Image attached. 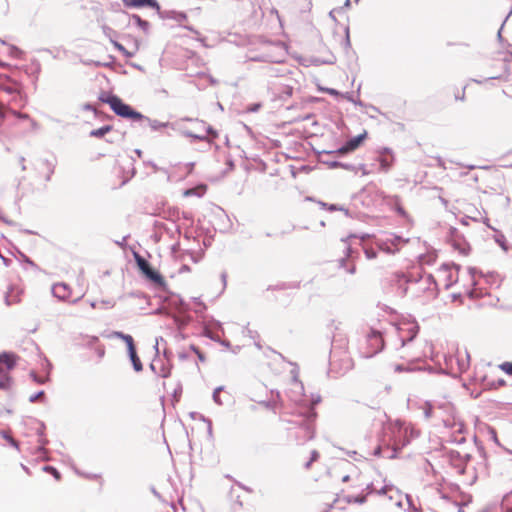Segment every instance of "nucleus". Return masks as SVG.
<instances>
[{
  "label": "nucleus",
  "instance_id": "nucleus-1",
  "mask_svg": "<svg viewBox=\"0 0 512 512\" xmlns=\"http://www.w3.org/2000/svg\"><path fill=\"white\" fill-rule=\"evenodd\" d=\"M99 100L102 103L108 104L111 110L119 117L130 119L132 121L141 122L148 125L151 130L158 131L169 125L168 122H160L155 119H151L142 113L135 110L129 104H126L119 96L112 93H101Z\"/></svg>",
  "mask_w": 512,
  "mask_h": 512
},
{
  "label": "nucleus",
  "instance_id": "nucleus-2",
  "mask_svg": "<svg viewBox=\"0 0 512 512\" xmlns=\"http://www.w3.org/2000/svg\"><path fill=\"white\" fill-rule=\"evenodd\" d=\"M300 417L299 420L291 421L290 423L298 427L299 431L296 434V440L298 443L303 444L312 440L315 436V420L317 413L311 409L309 412L301 413Z\"/></svg>",
  "mask_w": 512,
  "mask_h": 512
},
{
  "label": "nucleus",
  "instance_id": "nucleus-3",
  "mask_svg": "<svg viewBox=\"0 0 512 512\" xmlns=\"http://www.w3.org/2000/svg\"><path fill=\"white\" fill-rule=\"evenodd\" d=\"M134 258L137 267L148 280H150L160 288H166V281L164 277L157 270L152 268L150 263L144 257L135 252Z\"/></svg>",
  "mask_w": 512,
  "mask_h": 512
},
{
  "label": "nucleus",
  "instance_id": "nucleus-4",
  "mask_svg": "<svg viewBox=\"0 0 512 512\" xmlns=\"http://www.w3.org/2000/svg\"><path fill=\"white\" fill-rule=\"evenodd\" d=\"M0 92L12 96L11 101L18 103L22 101V94L17 87V83H11V79L8 76H0Z\"/></svg>",
  "mask_w": 512,
  "mask_h": 512
},
{
  "label": "nucleus",
  "instance_id": "nucleus-5",
  "mask_svg": "<svg viewBox=\"0 0 512 512\" xmlns=\"http://www.w3.org/2000/svg\"><path fill=\"white\" fill-rule=\"evenodd\" d=\"M367 342L371 347L372 351L367 353L366 357H372L379 353L384 348V341L379 331L372 329L367 335Z\"/></svg>",
  "mask_w": 512,
  "mask_h": 512
},
{
  "label": "nucleus",
  "instance_id": "nucleus-6",
  "mask_svg": "<svg viewBox=\"0 0 512 512\" xmlns=\"http://www.w3.org/2000/svg\"><path fill=\"white\" fill-rule=\"evenodd\" d=\"M379 155L377 157V161L380 164V169L384 172H387L394 162V155L390 148L384 147L378 151Z\"/></svg>",
  "mask_w": 512,
  "mask_h": 512
},
{
  "label": "nucleus",
  "instance_id": "nucleus-7",
  "mask_svg": "<svg viewBox=\"0 0 512 512\" xmlns=\"http://www.w3.org/2000/svg\"><path fill=\"white\" fill-rule=\"evenodd\" d=\"M125 7L142 8L149 7L155 10L160 9V5L157 0H123Z\"/></svg>",
  "mask_w": 512,
  "mask_h": 512
},
{
  "label": "nucleus",
  "instance_id": "nucleus-8",
  "mask_svg": "<svg viewBox=\"0 0 512 512\" xmlns=\"http://www.w3.org/2000/svg\"><path fill=\"white\" fill-rule=\"evenodd\" d=\"M52 294L61 301H66L71 295V288L64 282L52 286Z\"/></svg>",
  "mask_w": 512,
  "mask_h": 512
},
{
  "label": "nucleus",
  "instance_id": "nucleus-9",
  "mask_svg": "<svg viewBox=\"0 0 512 512\" xmlns=\"http://www.w3.org/2000/svg\"><path fill=\"white\" fill-rule=\"evenodd\" d=\"M447 457L450 461V463L458 469L459 473L463 474L465 473L466 466L462 459V454L457 450H450L447 453Z\"/></svg>",
  "mask_w": 512,
  "mask_h": 512
},
{
  "label": "nucleus",
  "instance_id": "nucleus-10",
  "mask_svg": "<svg viewBox=\"0 0 512 512\" xmlns=\"http://www.w3.org/2000/svg\"><path fill=\"white\" fill-rule=\"evenodd\" d=\"M16 366V357L13 353H0V374L6 370H12Z\"/></svg>",
  "mask_w": 512,
  "mask_h": 512
},
{
  "label": "nucleus",
  "instance_id": "nucleus-11",
  "mask_svg": "<svg viewBox=\"0 0 512 512\" xmlns=\"http://www.w3.org/2000/svg\"><path fill=\"white\" fill-rule=\"evenodd\" d=\"M409 443V439L404 438L403 440L395 441L393 447H387L383 449V457L388 459H394L397 457L398 452Z\"/></svg>",
  "mask_w": 512,
  "mask_h": 512
},
{
  "label": "nucleus",
  "instance_id": "nucleus-12",
  "mask_svg": "<svg viewBox=\"0 0 512 512\" xmlns=\"http://www.w3.org/2000/svg\"><path fill=\"white\" fill-rule=\"evenodd\" d=\"M158 15L162 19H171L178 23H181L187 19V15L184 12L175 11V10H164L162 11L161 8L157 10Z\"/></svg>",
  "mask_w": 512,
  "mask_h": 512
},
{
  "label": "nucleus",
  "instance_id": "nucleus-13",
  "mask_svg": "<svg viewBox=\"0 0 512 512\" xmlns=\"http://www.w3.org/2000/svg\"><path fill=\"white\" fill-rule=\"evenodd\" d=\"M154 228L160 231L165 232L171 239H174L176 236L181 235V229L179 226H174L173 228L169 227L163 222L155 221Z\"/></svg>",
  "mask_w": 512,
  "mask_h": 512
},
{
  "label": "nucleus",
  "instance_id": "nucleus-14",
  "mask_svg": "<svg viewBox=\"0 0 512 512\" xmlns=\"http://www.w3.org/2000/svg\"><path fill=\"white\" fill-rule=\"evenodd\" d=\"M396 282L398 288L402 291V294L405 295L408 291L407 284L410 282H418V279H413L411 277H407L404 273H396Z\"/></svg>",
  "mask_w": 512,
  "mask_h": 512
},
{
  "label": "nucleus",
  "instance_id": "nucleus-15",
  "mask_svg": "<svg viewBox=\"0 0 512 512\" xmlns=\"http://www.w3.org/2000/svg\"><path fill=\"white\" fill-rule=\"evenodd\" d=\"M406 331H407V335L400 336L402 346H405L408 342H411L414 340V338L417 336V334L419 332V326L417 324H409Z\"/></svg>",
  "mask_w": 512,
  "mask_h": 512
},
{
  "label": "nucleus",
  "instance_id": "nucleus-16",
  "mask_svg": "<svg viewBox=\"0 0 512 512\" xmlns=\"http://www.w3.org/2000/svg\"><path fill=\"white\" fill-rule=\"evenodd\" d=\"M161 217L164 220L176 223L180 219V210L177 207H168L162 211Z\"/></svg>",
  "mask_w": 512,
  "mask_h": 512
},
{
  "label": "nucleus",
  "instance_id": "nucleus-17",
  "mask_svg": "<svg viewBox=\"0 0 512 512\" xmlns=\"http://www.w3.org/2000/svg\"><path fill=\"white\" fill-rule=\"evenodd\" d=\"M128 351V356H129V359L132 363V366H133V369L136 371V372H140L143 370V365H142V362L137 354V351H136V347H132L130 348Z\"/></svg>",
  "mask_w": 512,
  "mask_h": 512
},
{
  "label": "nucleus",
  "instance_id": "nucleus-18",
  "mask_svg": "<svg viewBox=\"0 0 512 512\" xmlns=\"http://www.w3.org/2000/svg\"><path fill=\"white\" fill-rule=\"evenodd\" d=\"M323 164H326L329 168H343L348 171L356 172V165L350 163H343L336 160H322Z\"/></svg>",
  "mask_w": 512,
  "mask_h": 512
},
{
  "label": "nucleus",
  "instance_id": "nucleus-19",
  "mask_svg": "<svg viewBox=\"0 0 512 512\" xmlns=\"http://www.w3.org/2000/svg\"><path fill=\"white\" fill-rule=\"evenodd\" d=\"M452 246L455 250H458L463 255H468L470 251V246L464 237L455 239V242L452 243Z\"/></svg>",
  "mask_w": 512,
  "mask_h": 512
},
{
  "label": "nucleus",
  "instance_id": "nucleus-20",
  "mask_svg": "<svg viewBox=\"0 0 512 512\" xmlns=\"http://www.w3.org/2000/svg\"><path fill=\"white\" fill-rule=\"evenodd\" d=\"M366 137H367V132L364 131L363 133L350 138L349 140L346 141L348 144V148L351 149V151L356 150L362 144V142L366 139Z\"/></svg>",
  "mask_w": 512,
  "mask_h": 512
},
{
  "label": "nucleus",
  "instance_id": "nucleus-21",
  "mask_svg": "<svg viewBox=\"0 0 512 512\" xmlns=\"http://www.w3.org/2000/svg\"><path fill=\"white\" fill-rule=\"evenodd\" d=\"M376 247L385 252V253H388V254H394L397 252V249H393L390 245V242L388 240V238L386 239H375L374 241Z\"/></svg>",
  "mask_w": 512,
  "mask_h": 512
},
{
  "label": "nucleus",
  "instance_id": "nucleus-22",
  "mask_svg": "<svg viewBox=\"0 0 512 512\" xmlns=\"http://www.w3.org/2000/svg\"><path fill=\"white\" fill-rule=\"evenodd\" d=\"M218 217L219 219L223 222V225L221 227L218 228V230L221 232V233H226L229 231V229L231 228V222H230V219L228 217V215L225 213V211L221 208H219V214H218Z\"/></svg>",
  "mask_w": 512,
  "mask_h": 512
},
{
  "label": "nucleus",
  "instance_id": "nucleus-23",
  "mask_svg": "<svg viewBox=\"0 0 512 512\" xmlns=\"http://www.w3.org/2000/svg\"><path fill=\"white\" fill-rule=\"evenodd\" d=\"M38 442L40 445L36 448V454L38 455V457H40L46 461V460H48V457H47V450H46L45 446L49 443V441L47 438H45V436H43V437H39Z\"/></svg>",
  "mask_w": 512,
  "mask_h": 512
},
{
  "label": "nucleus",
  "instance_id": "nucleus-24",
  "mask_svg": "<svg viewBox=\"0 0 512 512\" xmlns=\"http://www.w3.org/2000/svg\"><path fill=\"white\" fill-rule=\"evenodd\" d=\"M40 162H41V166L43 167V169L45 171H49L50 174H54L55 168L57 165L56 157H52L51 159L44 158V159H41Z\"/></svg>",
  "mask_w": 512,
  "mask_h": 512
},
{
  "label": "nucleus",
  "instance_id": "nucleus-25",
  "mask_svg": "<svg viewBox=\"0 0 512 512\" xmlns=\"http://www.w3.org/2000/svg\"><path fill=\"white\" fill-rule=\"evenodd\" d=\"M343 500L348 504L362 505L367 501V496L366 495H347V496H344Z\"/></svg>",
  "mask_w": 512,
  "mask_h": 512
},
{
  "label": "nucleus",
  "instance_id": "nucleus-26",
  "mask_svg": "<svg viewBox=\"0 0 512 512\" xmlns=\"http://www.w3.org/2000/svg\"><path fill=\"white\" fill-rule=\"evenodd\" d=\"M131 20L145 33H148L150 28V23L147 20L142 19L139 15L133 14L131 16Z\"/></svg>",
  "mask_w": 512,
  "mask_h": 512
},
{
  "label": "nucleus",
  "instance_id": "nucleus-27",
  "mask_svg": "<svg viewBox=\"0 0 512 512\" xmlns=\"http://www.w3.org/2000/svg\"><path fill=\"white\" fill-rule=\"evenodd\" d=\"M114 336L118 339H121L123 340L126 345H127V350H129L130 348L134 347L135 344H134V340H133V337L129 334H125L121 331H115L114 332Z\"/></svg>",
  "mask_w": 512,
  "mask_h": 512
},
{
  "label": "nucleus",
  "instance_id": "nucleus-28",
  "mask_svg": "<svg viewBox=\"0 0 512 512\" xmlns=\"http://www.w3.org/2000/svg\"><path fill=\"white\" fill-rule=\"evenodd\" d=\"M111 130H112V126L111 125H104V126L98 128V129L92 130L89 135L91 137L101 138L104 135H106L108 132H110Z\"/></svg>",
  "mask_w": 512,
  "mask_h": 512
},
{
  "label": "nucleus",
  "instance_id": "nucleus-29",
  "mask_svg": "<svg viewBox=\"0 0 512 512\" xmlns=\"http://www.w3.org/2000/svg\"><path fill=\"white\" fill-rule=\"evenodd\" d=\"M494 240L503 249V251H508L509 246L506 237L502 232H497V234L494 236Z\"/></svg>",
  "mask_w": 512,
  "mask_h": 512
},
{
  "label": "nucleus",
  "instance_id": "nucleus-30",
  "mask_svg": "<svg viewBox=\"0 0 512 512\" xmlns=\"http://www.w3.org/2000/svg\"><path fill=\"white\" fill-rule=\"evenodd\" d=\"M465 356H466L465 359H460V358L457 359L458 369L461 373L465 372L469 368V365H470V355L467 351L465 352Z\"/></svg>",
  "mask_w": 512,
  "mask_h": 512
},
{
  "label": "nucleus",
  "instance_id": "nucleus-31",
  "mask_svg": "<svg viewBox=\"0 0 512 512\" xmlns=\"http://www.w3.org/2000/svg\"><path fill=\"white\" fill-rule=\"evenodd\" d=\"M205 191H206V187L205 186H201V187H198V188H190V189L185 190L184 195L185 196L202 197L204 195Z\"/></svg>",
  "mask_w": 512,
  "mask_h": 512
},
{
  "label": "nucleus",
  "instance_id": "nucleus-32",
  "mask_svg": "<svg viewBox=\"0 0 512 512\" xmlns=\"http://www.w3.org/2000/svg\"><path fill=\"white\" fill-rule=\"evenodd\" d=\"M349 152H352L351 149L348 148V144L347 142H345L344 145H342L340 148H338L337 150H332V151H322L321 154H327V155H331V154H340V155H344V154H347Z\"/></svg>",
  "mask_w": 512,
  "mask_h": 512
},
{
  "label": "nucleus",
  "instance_id": "nucleus-33",
  "mask_svg": "<svg viewBox=\"0 0 512 512\" xmlns=\"http://www.w3.org/2000/svg\"><path fill=\"white\" fill-rule=\"evenodd\" d=\"M0 435L14 448L19 449V442L16 441L7 431H0Z\"/></svg>",
  "mask_w": 512,
  "mask_h": 512
},
{
  "label": "nucleus",
  "instance_id": "nucleus-34",
  "mask_svg": "<svg viewBox=\"0 0 512 512\" xmlns=\"http://www.w3.org/2000/svg\"><path fill=\"white\" fill-rule=\"evenodd\" d=\"M327 210L330 212L342 211L346 217H351L350 211L347 208L338 204H328Z\"/></svg>",
  "mask_w": 512,
  "mask_h": 512
},
{
  "label": "nucleus",
  "instance_id": "nucleus-35",
  "mask_svg": "<svg viewBox=\"0 0 512 512\" xmlns=\"http://www.w3.org/2000/svg\"><path fill=\"white\" fill-rule=\"evenodd\" d=\"M12 385V378L8 375H4L0 378V389L9 390Z\"/></svg>",
  "mask_w": 512,
  "mask_h": 512
},
{
  "label": "nucleus",
  "instance_id": "nucleus-36",
  "mask_svg": "<svg viewBox=\"0 0 512 512\" xmlns=\"http://www.w3.org/2000/svg\"><path fill=\"white\" fill-rule=\"evenodd\" d=\"M372 237H373V235L367 234V233H364V234H361V235L350 234L346 238H342L341 241H343L344 243H347L348 240L351 239V238H359L363 242V241H366V240H368V239H370Z\"/></svg>",
  "mask_w": 512,
  "mask_h": 512
},
{
  "label": "nucleus",
  "instance_id": "nucleus-37",
  "mask_svg": "<svg viewBox=\"0 0 512 512\" xmlns=\"http://www.w3.org/2000/svg\"><path fill=\"white\" fill-rule=\"evenodd\" d=\"M43 471L50 473L56 480L61 478L60 472L54 466L46 465L43 467Z\"/></svg>",
  "mask_w": 512,
  "mask_h": 512
},
{
  "label": "nucleus",
  "instance_id": "nucleus-38",
  "mask_svg": "<svg viewBox=\"0 0 512 512\" xmlns=\"http://www.w3.org/2000/svg\"><path fill=\"white\" fill-rule=\"evenodd\" d=\"M299 287V284H292V283H282L275 286H269L268 289L272 290H285V289H291V288H297Z\"/></svg>",
  "mask_w": 512,
  "mask_h": 512
},
{
  "label": "nucleus",
  "instance_id": "nucleus-39",
  "mask_svg": "<svg viewBox=\"0 0 512 512\" xmlns=\"http://www.w3.org/2000/svg\"><path fill=\"white\" fill-rule=\"evenodd\" d=\"M363 251L367 259L372 260L377 257V252L374 248L369 246H363Z\"/></svg>",
  "mask_w": 512,
  "mask_h": 512
},
{
  "label": "nucleus",
  "instance_id": "nucleus-40",
  "mask_svg": "<svg viewBox=\"0 0 512 512\" xmlns=\"http://www.w3.org/2000/svg\"><path fill=\"white\" fill-rule=\"evenodd\" d=\"M388 240L390 242L391 247L393 249H397V250H398L399 243L403 241L401 236H397V235H393V234H391L390 237H388Z\"/></svg>",
  "mask_w": 512,
  "mask_h": 512
},
{
  "label": "nucleus",
  "instance_id": "nucleus-41",
  "mask_svg": "<svg viewBox=\"0 0 512 512\" xmlns=\"http://www.w3.org/2000/svg\"><path fill=\"white\" fill-rule=\"evenodd\" d=\"M224 390V387L223 386H219L217 388L214 389L213 391V394H212V398H213V401L218 404V405H222V400L220 398V392Z\"/></svg>",
  "mask_w": 512,
  "mask_h": 512
},
{
  "label": "nucleus",
  "instance_id": "nucleus-42",
  "mask_svg": "<svg viewBox=\"0 0 512 512\" xmlns=\"http://www.w3.org/2000/svg\"><path fill=\"white\" fill-rule=\"evenodd\" d=\"M111 43L113 44V46L120 52H122L126 57H132L133 56V53L127 51L125 49V47L120 44L119 42L115 41V40H111Z\"/></svg>",
  "mask_w": 512,
  "mask_h": 512
},
{
  "label": "nucleus",
  "instance_id": "nucleus-43",
  "mask_svg": "<svg viewBox=\"0 0 512 512\" xmlns=\"http://www.w3.org/2000/svg\"><path fill=\"white\" fill-rule=\"evenodd\" d=\"M463 235L459 233V231L455 227H450L449 229V241L451 244L455 242V239L461 238Z\"/></svg>",
  "mask_w": 512,
  "mask_h": 512
},
{
  "label": "nucleus",
  "instance_id": "nucleus-44",
  "mask_svg": "<svg viewBox=\"0 0 512 512\" xmlns=\"http://www.w3.org/2000/svg\"><path fill=\"white\" fill-rule=\"evenodd\" d=\"M463 235L459 233V231L455 227H450L449 229V241L451 244L455 242V239L461 238Z\"/></svg>",
  "mask_w": 512,
  "mask_h": 512
},
{
  "label": "nucleus",
  "instance_id": "nucleus-45",
  "mask_svg": "<svg viewBox=\"0 0 512 512\" xmlns=\"http://www.w3.org/2000/svg\"><path fill=\"white\" fill-rule=\"evenodd\" d=\"M463 235L459 233V231L455 227H450L449 229V241L451 244L455 242V239L461 238Z\"/></svg>",
  "mask_w": 512,
  "mask_h": 512
},
{
  "label": "nucleus",
  "instance_id": "nucleus-46",
  "mask_svg": "<svg viewBox=\"0 0 512 512\" xmlns=\"http://www.w3.org/2000/svg\"><path fill=\"white\" fill-rule=\"evenodd\" d=\"M17 253L19 257L22 259L23 262L27 263L29 266L33 268H37V265L34 261H32L26 254H24L22 251L17 250Z\"/></svg>",
  "mask_w": 512,
  "mask_h": 512
},
{
  "label": "nucleus",
  "instance_id": "nucleus-47",
  "mask_svg": "<svg viewBox=\"0 0 512 512\" xmlns=\"http://www.w3.org/2000/svg\"><path fill=\"white\" fill-rule=\"evenodd\" d=\"M343 48L345 51H348L351 49V41H350V35H349V27L345 28V38L343 40Z\"/></svg>",
  "mask_w": 512,
  "mask_h": 512
},
{
  "label": "nucleus",
  "instance_id": "nucleus-48",
  "mask_svg": "<svg viewBox=\"0 0 512 512\" xmlns=\"http://www.w3.org/2000/svg\"><path fill=\"white\" fill-rule=\"evenodd\" d=\"M321 402V396L319 394H312L310 399V406L306 412H309L311 409H314V406Z\"/></svg>",
  "mask_w": 512,
  "mask_h": 512
},
{
  "label": "nucleus",
  "instance_id": "nucleus-49",
  "mask_svg": "<svg viewBox=\"0 0 512 512\" xmlns=\"http://www.w3.org/2000/svg\"><path fill=\"white\" fill-rule=\"evenodd\" d=\"M102 30L105 36H107L110 41L113 40V37L116 35V31L113 30L111 27L104 25L102 26Z\"/></svg>",
  "mask_w": 512,
  "mask_h": 512
},
{
  "label": "nucleus",
  "instance_id": "nucleus-50",
  "mask_svg": "<svg viewBox=\"0 0 512 512\" xmlns=\"http://www.w3.org/2000/svg\"><path fill=\"white\" fill-rule=\"evenodd\" d=\"M342 96L345 97L348 101L354 103L355 105H359V106H363L364 105L361 100H359V99L356 100L354 98V95H353L352 92H347V93L343 94Z\"/></svg>",
  "mask_w": 512,
  "mask_h": 512
},
{
  "label": "nucleus",
  "instance_id": "nucleus-51",
  "mask_svg": "<svg viewBox=\"0 0 512 512\" xmlns=\"http://www.w3.org/2000/svg\"><path fill=\"white\" fill-rule=\"evenodd\" d=\"M200 123L203 126V129L207 135H211L213 138L217 137V132H216V130H214V128L212 126H210V125L206 126L204 121H201Z\"/></svg>",
  "mask_w": 512,
  "mask_h": 512
},
{
  "label": "nucleus",
  "instance_id": "nucleus-52",
  "mask_svg": "<svg viewBox=\"0 0 512 512\" xmlns=\"http://www.w3.org/2000/svg\"><path fill=\"white\" fill-rule=\"evenodd\" d=\"M21 54H22V51L18 47L14 46V45L9 46V55L11 57L20 58Z\"/></svg>",
  "mask_w": 512,
  "mask_h": 512
},
{
  "label": "nucleus",
  "instance_id": "nucleus-53",
  "mask_svg": "<svg viewBox=\"0 0 512 512\" xmlns=\"http://www.w3.org/2000/svg\"><path fill=\"white\" fill-rule=\"evenodd\" d=\"M499 368L506 374L512 376V362H503Z\"/></svg>",
  "mask_w": 512,
  "mask_h": 512
},
{
  "label": "nucleus",
  "instance_id": "nucleus-54",
  "mask_svg": "<svg viewBox=\"0 0 512 512\" xmlns=\"http://www.w3.org/2000/svg\"><path fill=\"white\" fill-rule=\"evenodd\" d=\"M44 397H45V392L43 390H40V391L36 392L35 394L31 395L29 397V401L31 403H34L40 399H44Z\"/></svg>",
  "mask_w": 512,
  "mask_h": 512
},
{
  "label": "nucleus",
  "instance_id": "nucleus-55",
  "mask_svg": "<svg viewBox=\"0 0 512 512\" xmlns=\"http://www.w3.org/2000/svg\"><path fill=\"white\" fill-rule=\"evenodd\" d=\"M7 105L0 99V121H3L6 117V113L9 112Z\"/></svg>",
  "mask_w": 512,
  "mask_h": 512
},
{
  "label": "nucleus",
  "instance_id": "nucleus-56",
  "mask_svg": "<svg viewBox=\"0 0 512 512\" xmlns=\"http://www.w3.org/2000/svg\"><path fill=\"white\" fill-rule=\"evenodd\" d=\"M184 135L187 136V137L196 139V140H200V141L207 140V135L194 134V133H192L190 131L184 132Z\"/></svg>",
  "mask_w": 512,
  "mask_h": 512
},
{
  "label": "nucleus",
  "instance_id": "nucleus-57",
  "mask_svg": "<svg viewBox=\"0 0 512 512\" xmlns=\"http://www.w3.org/2000/svg\"><path fill=\"white\" fill-rule=\"evenodd\" d=\"M417 279H418V281L419 280H424L427 285H431V284L436 285V281H435V279H434L432 274H427L425 276H420Z\"/></svg>",
  "mask_w": 512,
  "mask_h": 512
},
{
  "label": "nucleus",
  "instance_id": "nucleus-58",
  "mask_svg": "<svg viewBox=\"0 0 512 512\" xmlns=\"http://www.w3.org/2000/svg\"><path fill=\"white\" fill-rule=\"evenodd\" d=\"M394 370L395 372H410V371H414V368H411L410 366H404L402 364H397L394 366Z\"/></svg>",
  "mask_w": 512,
  "mask_h": 512
},
{
  "label": "nucleus",
  "instance_id": "nucleus-59",
  "mask_svg": "<svg viewBox=\"0 0 512 512\" xmlns=\"http://www.w3.org/2000/svg\"><path fill=\"white\" fill-rule=\"evenodd\" d=\"M321 91L331 95V96H342L343 94L340 93L338 90L334 88H320Z\"/></svg>",
  "mask_w": 512,
  "mask_h": 512
},
{
  "label": "nucleus",
  "instance_id": "nucleus-60",
  "mask_svg": "<svg viewBox=\"0 0 512 512\" xmlns=\"http://www.w3.org/2000/svg\"><path fill=\"white\" fill-rule=\"evenodd\" d=\"M30 376L38 384H44L47 380V378L38 376L34 371H31Z\"/></svg>",
  "mask_w": 512,
  "mask_h": 512
},
{
  "label": "nucleus",
  "instance_id": "nucleus-61",
  "mask_svg": "<svg viewBox=\"0 0 512 512\" xmlns=\"http://www.w3.org/2000/svg\"><path fill=\"white\" fill-rule=\"evenodd\" d=\"M206 323H209L210 327H213V328H216V329H219V330H223L222 323L220 321L214 319V318H211Z\"/></svg>",
  "mask_w": 512,
  "mask_h": 512
},
{
  "label": "nucleus",
  "instance_id": "nucleus-62",
  "mask_svg": "<svg viewBox=\"0 0 512 512\" xmlns=\"http://www.w3.org/2000/svg\"><path fill=\"white\" fill-rule=\"evenodd\" d=\"M354 253L357 254V251H354L351 246L347 245L345 248V256L344 257L347 259H352Z\"/></svg>",
  "mask_w": 512,
  "mask_h": 512
},
{
  "label": "nucleus",
  "instance_id": "nucleus-63",
  "mask_svg": "<svg viewBox=\"0 0 512 512\" xmlns=\"http://www.w3.org/2000/svg\"><path fill=\"white\" fill-rule=\"evenodd\" d=\"M433 408L431 404L427 403L426 408L424 409V416L426 419H430L432 417Z\"/></svg>",
  "mask_w": 512,
  "mask_h": 512
},
{
  "label": "nucleus",
  "instance_id": "nucleus-64",
  "mask_svg": "<svg viewBox=\"0 0 512 512\" xmlns=\"http://www.w3.org/2000/svg\"><path fill=\"white\" fill-rule=\"evenodd\" d=\"M347 273L353 275L356 273V265L355 263L352 261L351 263H349L346 268L344 269Z\"/></svg>",
  "mask_w": 512,
  "mask_h": 512
}]
</instances>
